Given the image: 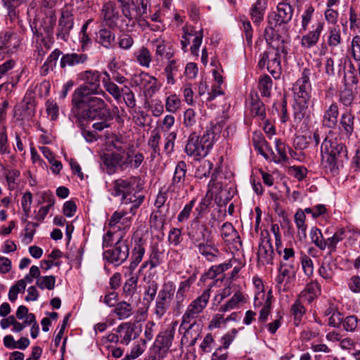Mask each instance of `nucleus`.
Masks as SVG:
<instances>
[{
  "instance_id": "nucleus-1",
  "label": "nucleus",
  "mask_w": 360,
  "mask_h": 360,
  "mask_svg": "<svg viewBox=\"0 0 360 360\" xmlns=\"http://www.w3.org/2000/svg\"><path fill=\"white\" fill-rule=\"evenodd\" d=\"M72 105L82 120H94L111 117V112L105 101L95 95L72 96Z\"/></svg>"
},
{
  "instance_id": "nucleus-2",
  "label": "nucleus",
  "mask_w": 360,
  "mask_h": 360,
  "mask_svg": "<svg viewBox=\"0 0 360 360\" xmlns=\"http://www.w3.org/2000/svg\"><path fill=\"white\" fill-rule=\"evenodd\" d=\"M221 129L220 125L211 124L201 136L195 132L191 134L185 147L186 153L188 156H193L195 160H200L207 156Z\"/></svg>"
},
{
  "instance_id": "nucleus-3",
  "label": "nucleus",
  "mask_w": 360,
  "mask_h": 360,
  "mask_svg": "<svg viewBox=\"0 0 360 360\" xmlns=\"http://www.w3.org/2000/svg\"><path fill=\"white\" fill-rule=\"evenodd\" d=\"M322 163L331 172L337 171L340 165L347 160L346 146L336 138L326 136L321 146Z\"/></svg>"
},
{
  "instance_id": "nucleus-4",
  "label": "nucleus",
  "mask_w": 360,
  "mask_h": 360,
  "mask_svg": "<svg viewBox=\"0 0 360 360\" xmlns=\"http://www.w3.org/2000/svg\"><path fill=\"white\" fill-rule=\"evenodd\" d=\"M137 177L130 176L128 179H118L114 181V196L122 195V205L131 204L129 212L132 215L136 214V210L140 207L144 200V195L134 192V185Z\"/></svg>"
},
{
  "instance_id": "nucleus-5",
  "label": "nucleus",
  "mask_w": 360,
  "mask_h": 360,
  "mask_svg": "<svg viewBox=\"0 0 360 360\" xmlns=\"http://www.w3.org/2000/svg\"><path fill=\"white\" fill-rule=\"evenodd\" d=\"M122 13L127 20H122L119 26L121 30L132 32L136 25V19L147 13L149 0H118Z\"/></svg>"
},
{
  "instance_id": "nucleus-6",
  "label": "nucleus",
  "mask_w": 360,
  "mask_h": 360,
  "mask_svg": "<svg viewBox=\"0 0 360 360\" xmlns=\"http://www.w3.org/2000/svg\"><path fill=\"white\" fill-rule=\"evenodd\" d=\"M80 79L84 82L77 87L72 96L79 95H98L105 96L106 94L101 88V74L96 70H86L80 73Z\"/></svg>"
},
{
  "instance_id": "nucleus-7",
  "label": "nucleus",
  "mask_w": 360,
  "mask_h": 360,
  "mask_svg": "<svg viewBox=\"0 0 360 360\" xmlns=\"http://www.w3.org/2000/svg\"><path fill=\"white\" fill-rule=\"evenodd\" d=\"M124 233H119L117 240L114 246L103 252V258L114 266H118L124 263L129 255V248L127 240L124 239Z\"/></svg>"
},
{
  "instance_id": "nucleus-8",
  "label": "nucleus",
  "mask_w": 360,
  "mask_h": 360,
  "mask_svg": "<svg viewBox=\"0 0 360 360\" xmlns=\"http://www.w3.org/2000/svg\"><path fill=\"white\" fill-rule=\"evenodd\" d=\"M174 334L175 328L171 326L159 333L151 350L150 360H161L166 356L172 345Z\"/></svg>"
},
{
  "instance_id": "nucleus-9",
  "label": "nucleus",
  "mask_w": 360,
  "mask_h": 360,
  "mask_svg": "<svg viewBox=\"0 0 360 360\" xmlns=\"http://www.w3.org/2000/svg\"><path fill=\"white\" fill-rule=\"evenodd\" d=\"M176 287L172 281L165 282L155 300L154 314L161 319L169 309L175 293Z\"/></svg>"
},
{
  "instance_id": "nucleus-10",
  "label": "nucleus",
  "mask_w": 360,
  "mask_h": 360,
  "mask_svg": "<svg viewBox=\"0 0 360 360\" xmlns=\"http://www.w3.org/2000/svg\"><path fill=\"white\" fill-rule=\"evenodd\" d=\"M187 235L192 244L197 247L214 240L212 231L204 222L192 219L187 229Z\"/></svg>"
},
{
  "instance_id": "nucleus-11",
  "label": "nucleus",
  "mask_w": 360,
  "mask_h": 360,
  "mask_svg": "<svg viewBox=\"0 0 360 360\" xmlns=\"http://www.w3.org/2000/svg\"><path fill=\"white\" fill-rule=\"evenodd\" d=\"M210 297V290L207 289L188 306L182 316L181 326L194 321L207 307Z\"/></svg>"
},
{
  "instance_id": "nucleus-12",
  "label": "nucleus",
  "mask_w": 360,
  "mask_h": 360,
  "mask_svg": "<svg viewBox=\"0 0 360 360\" xmlns=\"http://www.w3.org/2000/svg\"><path fill=\"white\" fill-rule=\"evenodd\" d=\"M187 165L184 161H179L174 169L171 183L167 188V192L172 195H178L188 184L186 176Z\"/></svg>"
},
{
  "instance_id": "nucleus-13",
  "label": "nucleus",
  "mask_w": 360,
  "mask_h": 360,
  "mask_svg": "<svg viewBox=\"0 0 360 360\" xmlns=\"http://www.w3.org/2000/svg\"><path fill=\"white\" fill-rule=\"evenodd\" d=\"M297 269V265L292 263V261L290 262H280L276 282L278 285L283 286V291H287L290 288L291 283L295 278Z\"/></svg>"
},
{
  "instance_id": "nucleus-14",
  "label": "nucleus",
  "mask_w": 360,
  "mask_h": 360,
  "mask_svg": "<svg viewBox=\"0 0 360 360\" xmlns=\"http://www.w3.org/2000/svg\"><path fill=\"white\" fill-rule=\"evenodd\" d=\"M310 70H303L302 76L292 86L294 100L309 101L311 98V86L309 80Z\"/></svg>"
},
{
  "instance_id": "nucleus-15",
  "label": "nucleus",
  "mask_w": 360,
  "mask_h": 360,
  "mask_svg": "<svg viewBox=\"0 0 360 360\" xmlns=\"http://www.w3.org/2000/svg\"><path fill=\"white\" fill-rule=\"evenodd\" d=\"M274 255V252L270 234L266 230L262 231L257 251L258 262H261L262 264H272Z\"/></svg>"
},
{
  "instance_id": "nucleus-16",
  "label": "nucleus",
  "mask_w": 360,
  "mask_h": 360,
  "mask_svg": "<svg viewBox=\"0 0 360 360\" xmlns=\"http://www.w3.org/2000/svg\"><path fill=\"white\" fill-rule=\"evenodd\" d=\"M292 6L285 2H281L277 6V11L271 12L268 15V23L269 25H278L289 22L293 15Z\"/></svg>"
},
{
  "instance_id": "nucleus-17",
  "label": "nucleus",
  "mask_w": 360,
  "mask_h": 360,
  "mask_svg": "<svg viewBox=\"0 0 360 360\" xmlns=\"http://www.w3.org/2000/svg\"><path fill=\"white\" fill-rule=\"evenodd\" d=\"M101 160L108 173L115 172L117 167L124 170L129 166V161L124 160V153H104L101 155Z\"/></svg>"
},
{
  "instance_id": "nucleus-18",
  "label": "nucleus",
  "mask_w": 360,
  "mask_h": 360,
  "mask_svg": "<svg viewBox=\"0 0 360 360\" xmlns=\"http://www.w3.org/2000/svg\"><path fill=\"white\" fill-rule=\"evenodd\" d=\"M73 26L74 18L72 12L68 9H63L58 20V26L56 32L57 38L67 41Z\"/></svg>"
},
{
  "instance_id": "nucleus-19",
  "label": "nucleus",
  "mask_w": 360,
  "mask_h": 360,
  "mask_svg": "<svg viewBox=\"0 0 360 360\" xmlns=\"http://www.w3.org/2000/svg\"><path fill=\"white\" fill-rule=\"evenodd\" d=\"M129 210H126L115 211L108 220V226L110 229L123 232L125 235L126 231L129 229L131 225V218L127 217Z\"/></svg>"
},
{
  "instance_id": "nucleus-20",
  "label": "nucleus",
  "mask_w": 360,
  "mask_h": 360,
  "mask_svg": "<svg viewBox=\"0 0 360 360\" xmlns=\"http://www.w3.org/2000/svg\"><path fill=\"white\" fill-rule=\"evenodd\" d=\"M141 330L135 323L130 322L121 323L116 330L120 338V343L128 345L132 339L139 336Z\"/></svg>"
},
{
  "instance_id": "nucleus-21",
  "label": "nucleus",
  "mask_w": 360,
  "mask_h": 360,
  "mask_svg": "<svg viewBox=\"0 0 360 360\" xmlns=\"http://www.w3.org/2000/svg\"><path fill=\"white\" fill-rule=\"evenodd\" d=\"M89 59L86 53H68L62 55L60 60V67L66 70L68 68H73L79 65H83Z\"/></svg>"
},
{
  "instance_id": "nucleus-22",
  "label": "nucleus",
  "mask_w": 360,
  "mask_h": 360,
  "mask_svg": "<svg viewBox=\"0 0 360 360\" xmlns=\"http://www.w3.org/2000/svg\"><path fill=\"white\" fill-rule=\"evenodd\" d=\"M339 106L335 102H333L329 106L326 107L322 117V124L323 127L334 129L338 124Z\"/></svg>"
},
{
  "instance_id": "nucleus-23",
  "label": "nucleus",
  "mask_w": 360,
  "mask_h": 360,
  "mask_svg": "<svg viewBox=\"0 0 360 360\" xmlns=\"http://www.w3.org/2000/svg\"><path fill=\"white\" fill-rule=\"evenodd\" d=\"M188 324L189 325L188 326L186 325L180 326V328H184L185 330L181 341L188 344V346L192 347L195 345L197 340L200 338L202 328L195 321Z\"/></svg>"
},
{
  "instance_id": "nucleus-24",
  "label": "nucleus",
  "mask_w": 360,
  "mask_h": 360,
  "mask_svg": "<svg viewBox=\"0 0 360 360\" xmlns=\"http://www.w3.org/2000/svg\"><path fill=\"white\" fill-rule=\"evenodd\" d=\"M101 18L109 27H117V20L120 17L115 3L108 1L105 3L101 10Z\"/></svg>"
},
{
  "instance_id": "nucleus-25",
  "label": "nucleus",
  "mask_w": 360,
  "mask_h": 360,
  "mask_svg": "<svg viewBox=\"0 0 360 360\" xmlns=\"http://www.w3.org/2000/svg\"><path fill=\"white\" fill-rule=\"evenodd\" d=\"M145 244L146 240L142 238L135 239L134 247L131 251V261L129 266V271H134L138 264L141 262L145 254Z\"/></svg>"
},
{
  "instance_id": "nucleus-26",
  "label": "nucleus",
  "mask_w": 360,
  "mask_h": 360,
  "mask_svg": "<svg viewBox=\"0 0 360 360\" xmlns=\"http://www.w3.org/2000/svg\"><path fill=\"white\" fill-rule=\"evenodd\" d=\"M338 129L342 135L347 138L351 136L354 129V115L351 110H347L341 115Z\"/></svg>"
},
{
  "instance_id": "nucleus-27",
  "label": "nucleus",
  "mask_w": 360,
  "mask_h": 360,
  "mask_svg": "<svg viewBox=\"0 0 360 360\" xmlns=\"http://www.w3.org/2000/svg\"><path fill=\"white\" fill-rule=\"evenodd\" d=\"M198 252L209 262H213L217 260L221 255L218 248L215 245L214 240L202 244L196 247Z\"/></svg>"
},
{
  "instance_id": "nucleus-28",
  "label": "nucleus",
  "mask_w": 360,
  "mask_h": 360,
  "mask_svg": "<svg viewBox=\"0 0 360 360\" xmlns=\"http://www.w3.org/2000/svg\"><path fill=\"white\" fill-rule=\"evenodd\" d=\"M280 51L284 54L287 53V51L283 46L281 47L277 46L274 58L271 59L269 58L267 63V70L275 79H278L281 75V65Z\"/></svg>"
},
{
  "instance_id": "nucleus-29",
  "label": "nucleus",
  "mask_w": 360,
  "mask_h": 360,
  "mask_svg": "<svg viewBox=\"0 0 360 360\" xmlns=\"http://www.w3.org/2000/svg\"><path fill=\"white\" fill-rule=\"evenodd\" d=\"M323 29V23L321 22H317L313 31H311L307 34L302 36L301 39L302 46L307 49H310L315 46L319 39Z\"/></svg>"
},
{
  "instance_id": "nucleus-30",
  "label": "nucleus",
  "mask_w": 360,
  "mask_h": 360,
  "mask_svg": "<svg viewBox=\"0 0 360 360\" xmlns=\"http://www.w3.org/2000/svg\"><path fill=\"white\" fill-rule=\"evenodd\" d=\"M96 41L107 49H113L116 44L115 34L107 28H102L98 31Z\"/></svg>"
},
{
  "instance_id": "nucleus-31",
  "label": "nucleus",
  "mask_w": 360,
  "mask_h": 360,
  "mask_svg": "<svg viewBox=\"0 0 360 360\" xmlns=\"http://www.w3.org/2000/svg\"><path fill=\"white\" fill-rule=\"evenodd\" d=\"M193 282L194 278L190 277L179 283V289L175 296L174 307L176 309L179 310L183 307V303L186 299V293L188 292L190 287Z\"/></svg>"
},
{
  "instance_id": "nucleus-32",
  "label": "nucleus",
  "mask_w": 360,
  "mask_h": 360,
  "mask_svg": "<svg viewBox=\"0 0 360 360\" xmlns=\"http://www.w3.org/2000/svg\"><path fill=\"white\" fill-rule=\"evenodd\" d=\"M267 6V0H257L250 9L251 19L256 25H259L264 19Z\"/></svg>"
},
{
  "instance_id": "nucleus-33",
  "label": "nucleus",
  "mask_w": 360,
  "mask_h": 360,
  "mask_svg": "<svg viewBox=\"0 0 360 360\" xmlns=\"http://www.w3.org/2000/svg\"><path fill=\"white\" fill-rule=\"evenodd\" d=\"M221 236L226 241L229 243H236L240 241V236L238 231L230 222H225L221 227Z\"/></svg>"
},
{
  "instance_id": "nucleus-34",
  "label": "nucleus",
  "mask_w": 360,
  "mask_h": 360,
  "mask_svg": "<svg viewBox=\"0 0 360 360\" xmlns=\"http://www.w3.org/2000/svg\"><path fill=\"white\" fill-rule=\"evenodd\" d=\"M139 276L130 271L129 277L122 286V293L125 297L132 298L137 290Z\"/></svg>"
},
{
  "instance_id": "nucleus-35",
  "label": "nucleus",
  "mask_w": 360,
  "mask_h": 360,
  "mask_svg": "<svg viewBox=\"0 0 360 360\" xmlns=\"http://www.w3.org/2000/svg\"><path fill=\"white\" fill-rule=\"evenodd\" d=\"M321 293V286L316 281L307 283L304 289L301 292L300 297H304L309 302H311Z\"/></svg>"
},
{
  "instance_id": "nucleus-36",
  "label": "nucleus",
  "mask_w": 360,
  "mask_h": 360,
  "mask_svg": "<svg viewBox=\"0 0 360 360\" xmlns=\"http://www.w3.org/2000/svg\"><path fill=\"white\" fill-rule=\"evenodd\" d=\"M250 111L252 116L261 120H265L266 110L264 103L259 98L257 95L252 96Z\"/></svg>"
},
{
  "instance_id": "nucleus-37",
  "label": "nucleus",
  "mask_w": 360,
  "mask_h": 360,
  "mask_svg": "<svg viewBox=\"0 0 360 360\" xmlns=\"http://www.w3.org/2000/svg\"><path fill=\"white\" fill-rule=\"evenodd\" d=\"M309 103V101H307L295 100V103L293 105V120L295 123L299 124L304 117L308 109Z\"/></svg>"
},
{
  "instance_id": "nucleus-38",
  "label": "nucleus",
  "mask_w": 360,
  "mask_h": 360,
  "mask_svg": "<svg viewBox=\"0 0 360 360\" xmlns=\"http://www.w3.org/2000/svg\"><path fill=\"white\" fill-rule=\"evenodd\" d=\"M279 26L278 25H269L264 30V38L266 43L271 46H274V44L276 41H281L282 44L284 42V40L282 39L281 36L278 34V32L275 30V28Z\"/></svg>"
},
{
  "instance_id": "nucleus-39",
  "label": "nucleus",
  "mask_w": 360,
  "mask_h": 360,
  "mask_svg": "<svg viewBox=\"0 0 360 360\" xmlns=\"http://www.w3.org/2000/svg\"><path fill=\"white\" fill-rule=\"evenodd\" d=\"M132 311L131 305L125 301L117 303L114 309V313L120 320L129 318L132 314Z\"/></svg>"
},
{
  "instance_id": "nucleus-40",
  "label": "nucleus",
  "mask_w": 360,
  "mask_h": 360,
  "mask_svg": "<svg viewBox=\"0 0 360 360\" xmlns=\"http://www.w3.org/2000/svg\"><path fill=\"white\" fill-rule=\"evenodd\" d=\"M211 204L212 198L206 195L202 198L198 205L195 209V217L193 219L200 221L204 215L208 212Z\"/></svg>"
},
{
  "instance_id": "nucleus-41",
  "label": "nucleus",
  "mask_w": 360,
  "mask_h": 360,
  "mask_svg": "<svg viewBox=\"0 0 360 360\" xmlns=\"http://www.w3.org/2000/svg\"><path fill=\"white\" fill-rule=\"evenodd\" d=\"M160 141V134L158 131H153L150 135L148 145L152 149V152L150 153V158L153 160L157 155H160V149L159 147V143Z\"/></svg>"
},
{
  "instance_id": "nucleus-42",
  "label": "nucleus",
  "mask_w": 360,
  "mask_h": 360,
  "mask_svg": "<svg viewBox=\"0 0 360 360\" xmlns=\"http://www.w3.org/2000/svg\"><path fill=\"white\" fill-rule=\"evenodd\" d=\"M258 88L261 95L264 97H269L272 88V80L267 75L260 76L258 82Z\"/></svg>"
},
{
  "instance_id": "nucleus-43",
  "label": "nucleus",
  "mask_w": 360,
  "mask_h": 360,
  "mask_svg": "<svg viewBox=\"0 0 360 360\" xmlns=\"http://www.w3.org/2000/svg\"><path fill=\"white\" fill-rule=\"evenodd\" d=\"M306 216L302 210L299 209L295 214V222L297 228L298 229L299 236H302L303 238L307 236V226L305 224Z\"/></svg>"
},
{
  "instance_id": "nucleus-44",
  "label": "nucleus",
  "mask_w": 360,
  "mask_h": 360,
  "mask_svg": "<svg viewBox=\"0 0 360 360\" xmlns=\"http://www.w3.org/2000/svg\"><path fill=\"white\" fill-rule=\"evenodd\" d=\"M310 238L312 243L320 250H324L327 247V241L323 237L321 231L317 227H313L310 230Z\"/></svg>"
},
{
  "instance_id": "nucleus-45",
  "label": "nucleus",
  "mask_w": 360,
  "mask_h": 360,
  "mask_svg": "<svg viewBox=\"0 0 360 360\" xmlns=\"http://www.w3.org/2000/svg\"><path fill=\"white\" fill-rule=\"evenodd\" d=\"M290 311L294 316V324L295 326H298L306 311L305 308L300 299L296 300L294 304L291 306Z\"/></svg>"
},
{
  "instance_id": "nucleus-46",
  "label": "nucleus",
  "mask_w": 360,
  "mask_h": 360,
  "mask_svg": "<svg viewBox=\"0 0 360 360\" xmlns=\"http://www.w3.org/2000/svg\"><path fill=\"white\" fill-rule=\"evenodd\" d=\"M159 285L156 281H150L147 283L145 288L143 300L148 303H151L157 295Z\"/></svg>"
},
{
  "instance_id": "nucleus-47",
  "label": "nucleus",
  "mask_w": 360,
  "mask_h": 360,
  "mask_svg": "<svg viewBox=\"0 0 360 360\" xmlns=\"http://www.w3.org/2000/svg\"><path fill=\"white\" fill-rule=\"evenodd\" d=\"M136 60L143 67L148 68L150 66L152 56L148 48L142 46L136 53Z\"/></svg>"
},
{
  "instance_id": "nucleus-48",
  "label": "nucleus",
  "mask_w": 360,
  "mask_h": 360,
  "mask_svg": "<svg viewBox=\"0 0 360 360\" xmlns=\"http://www.w3.org/2000/svg\"><path fill=\"white\" fill-rule=\"evenodd\" d=\"M243 296L240 292H236L232 297L224 304L221 305L219 311L226 312L238 306V304L242 301Z\"/></svg>"
},
{
  "instance_id": "nucleus-49",
  "label": "nucleus",
  "mask_w": 360,
  "mask_h": 360,
  "mask_svg": "<svg viewBox=\"0 0 360 360\" xmlns=\"http://www.w3.org/2000/svg\"><path fill=\"white\" fill-rule=\"evenodd\" d=\"M153 44L155 47V55L157 56H165L167 59H170L173 54L171 52L166 51L165 41L162 39H157L153 41Z\"/></svg>"
},
{
  "instance_id": "nucleus-50",
  "label": "nucleus",
  "mask_w": 360,
  "mask_h": 360,
  "mask_svg": "<svg viewBox=\"0 0 360 360\" xmlns=\"http://www.w3.org/2000/svg\"><path fill=\"white\" fill-rule=\"evenodd\" d=\"M345 234L344 229H338L332 237L328 238L327 241V247L330 252H334L336 250L337 244L343 240Z\"/></svg>"
},
{
  "instance_id": "nucleus-51",
  "label": "nucleus",
  "mask_w": 360,
  "mask_h": 360,
  "mask_svg": "<svg viewBox=\"0 0 360 360\" xmlns=\"http://www.w3.org/2000/svg\"><path fill=\"white\" fill-rule=\"evenodd\" d=\"M213 164L210 160L204 161L197 169L195 172V176L198 179H202L207 178L210 175L211 170L212 169Z\"/></svg>"
},
{
  "instance_id": "nucleus-52",
  "label": "nucleus",
  "mask_w": 360,
  "mask_h": 360,
  "mask_svg": "<svg viewBox=\"0 0 360 360\" xmlns=\"http://www.w3.org/2000/svg\"><path fill=\"white\" fill-rule=\"evenodd\" d=\"M355 96L353 90L346 87L340 93V101L343 105L349 107L352 105Z\"/></svg>"
},
{
  "instance_id": "nucleus-53",
  "label": "nucleus",
  "mask_w": 360,
  "mask_h": 360,
  "mask_svg": "<svg viewBox=\"0 0 360 360\" xmlns=\"http://www.w3.org/2000/svg\"><path fill=\"white\" fill-rule=\"evenodd\" d=\"M55 283L56 278L53 276H41L36 281V285L41 290L45 288L53 290L55 287Z\"/></svg>"
},
{
  "instance_id": "nucleus-54",
  "label": "nucleus",
  "mask_w": 360,
  "mask_h": 360,
  "mask_svg": "<svg viewBox=\"0 0 360 360\" xmlns=\"http://www.w3.org/2000/svg\"><path fill=\"white\" fill-rule=\"evenodd\" d=\"M178 71V65L176 64L175 60H170L166 68H165V72L167 75V82L169 84H174L175 83L174 76L176 72Z\"/></svg>"
},
{
  "instance_id": "nucleus-55",
  "label": "nucleus",
  "mask_w": 360,
  "mask_h": 360,
  "mask_svg": "<svg viewBox=\"0 0 360 360\" xmlns=\"http://www.w3.org/2000/svg\"><path fill=\"white\" fill-rule=\"evenodd\" d=\"M360 320L354 315H351L343 318L342 325L343 328L348 332H354L358 327Z\"/></svg>"
},
{
  "instance_id": "nucleus-56",
  "label": "nucleus",
  "mask_w": 360,
  "mask_h": 360,
  "mask_svg": "<svg viewBox=\"0 0 360 360\" xmlns=\"http://www.w3.org/2000/svg\"><path fill=\"white\" fill-rule=\"evenodd\" d=\"M122 96L126 105L129 108H135L136 101L134 92L127 86L122 88Z\"/></svg>"
},
{
  "instance_id": "nucleus-57",
  "label": "nucleus",
  "mask_w": 360,
  "mask_h": 360,
  "mask_svg": "<svg viewBox=\"0 0 360 360\" xmlns=\"http://www.w3.org/2000/svg\"><path fill=\"white\" fill-rule=\"evenodd\" d=\"M162 252L157 246L151 248L148 263H150V269H153L161 264Z\"/></svg>"
},
{
  "instance_id": "nucleus-58",
  "label": "nucleus",
  "mask_w": 360,
  "mask_h": 360,
  "mask_svg": "<svg viewBox=\"0 0 360 360\" xmlns=\"http://www.w3.org/2000/svg\"><path fill=\"white\" fill-rule=\"evenodd\" d=\"M103 86L106 91H108L116 101H118L122 97V89L112 81L105 82Z\"/></svg>"
},
{
  "instance_id": "nucleus-59",
  "label": "nucleus",
  "mask_w": 360,
  "mask_h": 360,
  "mask_svg": "<svg viewBox=\"0 0 360 360\" xmlns=\"http://www.w3.org/2000/svg\"><path fill=\"white\" fill-rule=\"evenodd\" d=\"M181 106V100L176 94L169 96L166 99V110L170 112H175Z\"/></svg>"
},
{
  "instance_id": "nucleus-60",
  "label": "nucleus",
  "mask_w": 360,
  "mask_h": 360,
  "mask_svg": "<svg viewBox=\"0 0 360 360\" xmlns=\"http://www.w3.org/2000/svg\"><path fill=\"white\" fill-rule=\"evenodd\" d=\"M341 43L340 30L339 26L330 28L328 38V44L330 46H337Z\"/></svg>"
},
{
  "instance_id": "nucleus-61",
  "label": "nucleus",
  "mask_w": 360,
  "mask_h": 360,
  "mask_svg": "<svg viewBox=\"0 0 360 360\" xmlns=\"http://www.w3.org/2000/svg\"><path fill=\"white\" fill-rule=\"evenodd\" d=\"M214 345V340L211 333H207L200 345L201 354L211 352Z\"/></svg>"
},
{
  "instance_id": "nucleus-62",
  "label": "nucleus",
  "mask_w": 360,
  "mask_h": 360,
  "mask_svg": "<svg viewBox=\"0 0 360 360\" xmlns=\"http://www.w3.org/2000/svg\"><path fill=\"white\" fill-rule=\"evenodd\" d=\"M301 264L305 276L310 278L314 274V265L311 259L309 256L304 255L301 257Z\"/></svg>"
},
{
  "instance_id": "nucleus-63",
  "label": "nucleus",
  "mask_w": 360,
  "mask_h": 360,
  "mask_svg": "<svg viewBox=\"0 0 360 360\" xmlns=\"http://www.w3.org/2000/svg\"><path fill=\"white\" fill-rule=\"evenodd\" d=\"M271 296L270 295V292L269 293L266 299L265 300V303L262 308L259 316V321L262 323L266 322L268 319V316L271 312Z\"/></svg>"
},
{
  "instance_id": "nucleus-64",
  "label": "nucleus",
  "mask_w": 360,
  "mask_h": 360,
  "mask_svg": "<svg viewBox=\"0 0 360 360\" xmlns=\"http://www.w3.org/2000/svg\"><path fill=\"white\" fill-rule=\"evenodd\" d=\"M195 200L193 199L184 207L183 210L179 212L177 217V220L179 222H184L188 220L195 205Z\"/></svg>"
}]
</instances>
